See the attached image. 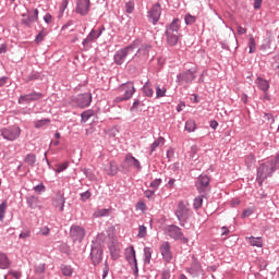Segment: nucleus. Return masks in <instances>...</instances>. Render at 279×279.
I'll return each instance as SVG.
<instances>
[{"label": "nucleus", "mask_w": 279, "mask_h": 279, "mask_svg": "<svg viewBox=\"0 0 279 279\" xmlns=\"http://www.w3.org/2000/svg\"><path fill=\"white\" fill-rule=\"evenodd\" d=\"M276 169H279V155L276 158L262 163L257 168V182L259 186H263V183L267 178H271V175H274V171H276Z\"/></svg>", "instance_id": "1"}, {"label": "nucleus", "mask_w": 279, "mask_h": 279, "mask_svg": "<svg viewBox=\"0 0 279 279\" xmlns=\"http://www.w3.org/2000/svg\"><path fill=\"white\" fill-rule=\"evenodd\" d=\"M136 49H138V44L133 43L124 49L119 50L114 54L116 64H123L125 60H133V58L136 56Z\"/></svg>", "instance_id": "2"}, {"label": "nucleus", "mask_w": 279, "mask_h": 279, "mask_svg": "<svg viewBox=\"0 0 279 279\" xmlns=\"http://www.w3.org/2000/svg\"><path fill=\"white\" fill-rule=\"evenodd\" d=\"M167 43L170 47H175L180 41V19H174L166 29Z\"/></svg>", "instance_id": "3"}, {"label": "nucleus", "mask_w": 279, "mask_h": 279, "mask_svg": "<svg viewBox=\"0 0 279 279\" xmlns=\"http://www.w3.org/2000/svg\"><path fill=\"white\" fill-rule=\"evenodd\" d=\"M21 126H8V128H3L0 129V136H2V138H4V141H16L17 138H20L21 136Z\"/></svg>", "instance_id": "4"}, {"label": "nucleus", "mask_w": 279, "mask_h": 279, "mask_svg": "<svg viewBox=\"0 0 279 279\" xmlns=\"http://www.w3.org/2000/svg\"><path fill=\"white\" fill-rule=\"evenodd\" d=\"M177 218L184 223L191 217V208L189 202H180L175 210Z\"/></svg>", "instance_id": "5"}, {"label": "nucleus", "mask_w": 279, "mask_h": 279, "mask_svg": "<svg viewBox=\"0 0 279 279\" xmlns=\"http://www.w3.org/2000/svg\"><path fill=\"white\" fill-rule=\"evenodd\" d=\"M120 93H124L122 98H117L118 101H128V99H132L134 94L136 93V87H134V83H124L119 87Z\"/></svg>", "instance_id": "6"}, {"label": "nucleus", "mask_w": 279, "mask_h": 279, "mask_svg": "<svg viewBox=\"0 0 279 279\" xmlns=\"http://www.w3.org/2000/svg\"><path fill=\"white\" fill-rule=\"evenodd\" d=\"M70 236L74 243H82L86 236V230L80 226H74L70 229Z\"/></svg>", "instance_id": "7"}, {"label": "nucleus", "mask_w": 279, "mask_h": 279, "mask_svg": "<svg viewBox=\"0 0 279 279\" xmlns=\"http://www.w3.org/2000/svg\"><path fill=\"white\" fill-rule=\"evenodd\" d=\"M167 233L171 236V239H174L175 241H183V243H189V239L184 238L180 227L170 226L167 230Z\"/></svg>", "instance_id": "8"}, {"label": "nucleus", "mask_w": 279, "mask_h": 279, "mask_svg": "<svg viewBox=\"0 0 279 279\" xmlns=\"http://www.w3.org/2000/svg\"><path fill=\"white\" fill-rule=\"evenodd\" d=\"M125 258L130 265H133L134 267V274H138V263L136 262V251L134 250V246H131L125 250Z\"/></svg>", "instance_id": "9"}, {"label": "nucleus", "mask_w": 279, "mask_h": 279, "mask_svg": "<svg viewBox=\"0 0 279 279\" xmlns=\"http://www.w3.org/2000/svg\"><path fill=\"white\" fill-rule=\"evenodd\" d=\"M195 70H187L177 76L179 84H191L195 80Z\"/></svg>", "instance_id": "10"}, {"label": "nucleus", "mask_w": 279, "mask_h": 279, "mask_svg": "<svg viewBox=\"0 0 279 279\" xmlns=\"http://www.w3.org/2000/svg\"><path fill=\"white\" fill-rule=\"evenodd\" d=\"M161 14H162V9L160 8L159 3H156L150 9V12H148V19H149V21H151V23L154 25H156V23H158V21H160Z\"/></svg>", "instance_id": "11"}, {"label": "nucleus", "mask_w": 279, "mask_h": 279, "mask_svg": "<svg viewBox=\"0 0 279 279\" xmlns=\"http://www.w3.org/2000/svg\"><path fill=\"white\" fill-rule=\"evenodd\" d=\"M160 254L166 263H171L173 259V253L171 252V244H169V242H163L160 245Z\"/></svg>", "instance_id": "12"}, {"label": "nucleus", "mask_w": 279, "mask_h": 279, "mask_svg": "<svg viewBox=\"0 0 279 279\" xmlns=\"http://www.w3.org/2000/svg\"><path fill=\"white\" fill-rule=\"evenodd\" d=\"M90 11V0H78L76 5V12L82 16H86Z\"/></svg>", "instance_id": "13"}, {"label": "nucleus", "mask_w": 279, "mask_h": 279, "mask_svg": "<svg viewBox=\"0 0 279 279\" xmlns=\"http://www.w3.org/2000/svg\"><path fill=\"white\" fill-rule=\"evenodd\" d=\"M210 184V178L206 174H202L196 182V187L199 193L206 192L208 185Z\"/></svg>", "instance_id": "14"}, {"label": "nucleus", "mask_w": 279, "mask_h": 279, "mask_svg": "<svg viewBox=\"0 0 279 279\" xmlns=\"http://www.w3.org/2000/svg\"><path fill=\"white\" fill-rule=\"evenodd\" d=\"M124 167H133L134 169H141V161L131 154H128L123 161Z\"/></svg>", "instance_id": "15"}, {"label": "nucleus", "mask_w": 279, "mask_h": 279, "mask_svg": "<svg viewBox=\"0 0 279 279\" xmlns=\"http://www.w3.org/2000/svg\"><path fill=\"white\" fill-rule=\"evenodd\" d=\"M90 101H93V95L90 93L78 96V106L81 108H88V106H90Z\"/></svg>", "instance_id": "16"}, {"label": "nucleus", "mask_w": 279, "mask_h": 279, "mask_svg": "<svg viewBox=\"0 0 279 279\" xmlns=\"http://www.w3.org/2000/svg\"><path fill=\"white\" fill-rule=\"evenodd\" d=\"M104 32V28H98V29H93L88 36L83 40V45L84 47H86V45H88V43H93V40H96V38H99V36H101Z\"/></svg>", "instance_id": "17"}, {"label": "nucleus", "mask_w": 279, "mask_h": 279, "mask_svg": "<svg viewBox=\"0 0 279 279\" xmlns=\"http://www.w3.org/2000/svg\"><path fill=\"white\" fill-rule=\"evenodd\" d=\"M36 21H38V9L34 10L33 15L23 14L22 23L24 25H27V27H29V25H32V23H36Z\"/></svg>", "instance_id": "18"}, {"label": "nucleus", "mask_w": 279, "mask_h": 279, "mask_svg": "<svg viewBox=\"0 0 279 279\" xmlns=\"http://www.w3.org/2000/svg\"><path fill=\"white\" fill-rule=\"evenodd\" d=\"M104 171L107 175H117L119 173V166L116 161H110L105 166Z\"/></svg>", "instance_id": "19"}, {"label": "nucleus", "mask_w": 279, "mask_h": 279, "mask_svg": "<svg viewBox=\"0 0 279 279\" xmlns=\"http://www.w3.org/2000/svg\"><path fill=\"white\" fill-rule=\"evenodd\" d=\"M255 84L257 85V88H259V90H263V93H267V90H269V81L263 77H257Z\"/></svg>", "instance_id": "20"}, {"label": "nucleus", "mask_w": 279, "mask_h": 279, "mask_svg": "<svg viewBox=\"0 0 279 279\" xmlns=\"http://www.w3.org/2000/svg\"><path fill=\"white\" fill-rule=\"evenodd\" d=\"M102 254L104 252L97 248H92L90 256L94 265H99L101 263Z\"/></svg>", "instance_id": "21"}, {"label": "nucleus", "mask_w": 279, "mask_h": 279, "mask_svg": "<svg viewBox=\"0 0 279 279\" xmlns=\"http://www.w3.org/2000/svg\"><path fill=\"white\" fill-rule=\"evenodd\" d=\"M10 265H12V262H10L8 254L0 253V269H10Z\"/></svg>", "instance_id": "22"}, {"label": "nucleus", "mask_w": 279, "mask_h": 279, "mask_svg": "<svg viewBox=\"0 0 279 279\" xmlns=\"http://www.w3.org/2000/svg\"><path fill=\"white\" fill-rule=\"evenodd\" d=\"M112 214V207L109 208H102V209H96L93 214V217L100 218V217H110V215Z\"/></svg>", "instance_id": "23"}, {"label": "nucleus", "mask_w": 279, "mask_h": 279, "mask_svg": "<svg viewBox=\"0 0 279 279\" xmlns=\"http://www.w3.org/2000/svg\"><path fill=\"white\" fill-rule=\"evenodd\" d=\"M64 204H65V199L63 195H58L53 201V206L56 208H59L60 213L64 211Z\"/></svg>", "instance_id": "24"}, {"label": "nucleus", "mask_w": 279, "mask_h": 279, "mask_svg": "<svg viewBox=\"0 0 279 279\" xmlns=\"http://www.w3.org/2000/svg\"><path fill=\"white\" fill-rule=\"evenodd\" d=\"M271 43H274V37L269 35L267 38L263 40L260 51H269V49H271Z\"/></svg>", "instance_id": "25"}, {"label": "nucleus", "mask_w": 279, "mask_h": 279, "mask_svg": "<svg viewBox=\"0 0 279 279\" xmlns=\"http://www.w3.org/2000/svg\"><path fill=\"white\" fill-rule=\"evenodd\" d=\"M246 241H248L250 245H252L253 247H263V240L262 238H246Z\"/></svg>", "instance_id": "26"}, {"label": "nucleus", "mask_w": 279, "mask_h": 279, "mask_svg": "<svg viewBox=\"0 0 279 279\" xmlns=\"http://www.w3.org/2000/svg\"><path fill=\"white\" fill-rule=\"evenodd\" d=\"M134 43H137V49H135L136 56L138 53H142V56H145L146 53H148L149 49H151V46H149L147 44H144L141 47H138V41H134Z\"/></svg>", "instance_id": "27"}, {"label": "nucleus", "mask_w": 279, "mask_h": 279, "mask_svg": "<svg viewBox=\"0 0 279 279\" xmlns=\"http://www.w3.org/2000/svg\"><path fill=\"white\" fill-rule=\"evenodd\" d=\"M27 204L29 206V208H38V204H40V201L38 199L37 196H29L27 198Z\"/></svg>", "instance_id": "28"}, {"label": "nucleus", "mask_w": 279, "mask_h": 279, "mask_svg": "<svg viewBox=\"0 0 279 279\" xmlns=\"http://www.w3.org/2000/svg\"><path fill=\"white\" fill-rule=\"evenodd\" d=\"M162 145H165V137H158L150 146V153L153 154V151L155 149H158V147H162Z\"/></svg>", "instance_id": "29"}, {"label": "nucleus", "mask_w": 279, "mask_h": 279, "mask_svg": "<svg viewBox=\"0 0 279 279\" xmlns=\"http://www.w3.org/2000/svg\"><path fill=\"white\" fill-rule=\"evenodd\" d=\"M185 130L186 132H195V130H197V124L194 120H189L185 122Z\"/></svg>", "instance_id": "30"}, {"label": "nucleus", "mask_w": 279, "mask_h": 279, "mask_svg": "<svg viewBox=\"0 0 279 279\" xmlns=\"http://www.w3.org/2000/svg\"><path fill=\"white\" fill-rule=\"evenodd\" d=\"M49 123H51L50 119L37 120L34 122V126L38 130L45 128V125H49Z\"/></svg>", "instance_id": "31"}, {"label": "nucleus", "mask_w": 279, "mask_h": 279, "mask_svg": "<svg viewBox=\"0 0 279 279\" xmlns=\"http://www.w3.org/2000/svg\"><path fill=\"white\" fill-rule=\"evenodd\" d=\"M144 263L146 265H149V263H151V248L150 247H145L144 248Z\"/></svg>", "instance_id": "32"}, {"label": "nucleus", "mask_w": 279, "mask_h": 279, "mask_svg": "<svg viewBox=\"0 0 279 279\" xmlns=\"http://www.w3.org/2000/svg\"><path fill=\"white\" fill-rule=\"evenodd\" d=\"M143 93L146 97H154V89L151 88V85L146 83L143 87Z\"/></svg>", "instance_id": "33"}, {"label": "nucleus", "mask_w": 279, "mask_h": 279, "mask_svg": "<svg viewBox=\"0 0 279 279\" xmlns=\"http://www.w3.org/2000/svg\"><path fill=\"white\" fill-rule=\"evenodd\" d=\"M5 210H8V202H3L0 204V221H3L5 219Z\"/></svg>", "instance_id": "34"}, {"label": "nucleus", "mask_w": 279, "mask_h": 279, "mask_svg": "<svg viewBox=\"0 0 279 279\" xmlns=\"http://www.w3.org/2000/svg\"><path fill=\"white\" fill-rule=\"evenodd\" d=\"M61 271H62L63 276H68V277L73 276V268L71 266L62 265Z\"/></svg>", "instance_id": "35"}, {"label": "nucleus", "mask_w": 279, "mask_h": 279, "mask_svg": "<svg viewBox=\"0 0 279 279\" xmlns=\"http://www.w3.org/2000/svg\"><path fill=\"white\" fill-rule=\"evenodd\" d=\"M145 236H147V227L141 225L138 227L137 239H145Z\"/></svg>", "instance_id": "36"}, {"label": "nucleus", "mask_w": 279, "mask_h": 279, "mask_svg": "<svg viewBox=\"0 0 279 279\" xmlns=\"http://www.w3.org/2000/svg\"><path fill=\"white\" fill-rule=\"evenodd\" d=\"M248 53H255L256 52V39L254 37H250L248 39Z\"/></svg>", "instance_id": "37"}, {"label": "nucleus", "mask_w": 279, "mask_h": 279, "mask_svg": "<svg viewBox=\"0 0 279 279\" xmlns=\"http://www.w3.org/2000/svg\"><path fill=\"white\" fill-rule=\"evenodd\" d=\"M185 24L186 25H193L195 23V21H197V17H195L194 15H192L191 13H187L184 17Z\"/></svg>", "instance_id": "38"}, {"label": "nucleus", "mask_w": 279, "mask_h": 279, "mask_svg": "<svg viewBox=\"0 0 279 279\" xmlns=\"http://www.w3.org/2000/svg\"><path fill=\"white\" fill-rule=\"evenodd\" d=\"M25 162L31 167H34V165H36V155H27L25 157Z\"/></svg>", "instance_id": "39"}, {"label": "nucleus", "mask_w": 279, "mask_h": 279, "mask_svg": "<svg viewBox=\"0 0 279 279\" xmlns=\"http://www.w3.org/2000/svg\"><path fill=\"white\" fill-rule=\"evenodd\" d=\"M202 204H204V196H197L195 199H194V208L197 210L198 208H202Z\"/></svg>", "instance_id": "40"}, {"label": "nucleus", "mask_w": 279, "mask_h": 279, "mask_svg": "<svg viewBox=\"0 0 279 279\" xmlns=\"http://www.w3.org/2000/svg\"><path fill=\"white\" fill-rule=\"evenodd\" d=\"M65 169H69V161L57 165L56 172L57 173H62V171H65Z\"/></svg>", "instance_id": "41"}, {"label": "nucleus", "mask_w": 279, "mask_h": 279, "mask_svg": "<svg viewBox=\"0 0 279 279\" xmlns=\"http://www.w3.org/2000/svg\"><path fill=\"white\" fill-rule=\"evenodd\" d=\"M31 101H33L31 94L21 96L19 99V104H29Z\"/></svg>", "instance_id": "42"}, {"label": "nucleus", "mask_w": 279, "mask_h": 279, "mask_svg": "<svg viewBox=\"0 0 279 279\" xmlns=\"http://www.w3.org/2000/svg\"><path fill=\"white\" fill-rule=\"evenodd\" d=\"M167 94V88H160V86L156 87V97H165Z\"/></svg>", "instance_id": "43"}, {"label": "nucleus", "mask_w": 279, "mask_h": 279, "mask_svg": "<svg viewBox=\"0 0 279 279\" xmlns=\"http://www.w3.org/2000/svg\"><path fill=\"white\" fill-rule=\"evenodd\" d=\"M45 36H47V32L45 31L39 32V34L36 36L35 43L37 44L43 43V40H45Z\"/></svg>", "instance_id": "44"}, {"label": "nucleus", "mask_w": 279, "mask_h": 279, "mask_svg": "<svg viewBox=\"0 0 279 279\" xmlns=\"http://www.w3.org/2000/svg\"><path fill=\"white\" fill-rule=\"evenodd\" d=\"M32 101H38V99H43V94L38 92L31 93Z\"/></svg>", "instance_id": "45"}, {"label": "nucleus", "mask_w": 279, "mask_h": 279, "mask_svg": "<svg viewBox=\"0 0 279 279\" xmlns=\"http://www.w3.org/2000/svg\"><path fill=\"white\" fill-rule=\"evenodd\" d=\"M125 11L128 12V14H132V12H134V2L132 1L126 2Z\"/></svg>", "instance_id": "46"}, {"label": "nucleus", "mask_w": 279, "mask_h": 279, "mask_svg": "<svg viewBox=\"0 0 279 279\" xmlns=\"http://www.w3.org/2000/svg\"><path fill=\"white\" fill-rule=\"evenodd\" d=\"M160 184H162V180L161 179H155L150 183V189H154L156 191L158 189V186H160Z\"/></svg>", "instance_id": "47"}, {"label": "nucleus", "mask_w": 279, "mask_h": 279, "mask_svg": "<svg viewBox=\"0 0 279 279\" xmlns=\"http://www.w3.org/2000/svg\"><path fill=\"white\" fill-rule=\"evenodd\" d=\"M46 266L45 264H39L35 267V274H45Z\"/></svg>", "instance_id": "48"}, {"label": "nucleus", "mask_w": 279, "mask_h": 279, "mask_svg": "<svg viewBox=\"0 0 279 279\" xmlns=\"http://www.w3.org/2000/svg\"><path fill=\"white\" fill-rule=\"evenodd\" d=\"M68 7H69V0H63L62 4L60 7V16H62V14H64V10H66Z\"/></svg>", "instance_id": "49"}, {"label": "nucleus", "mask_w": 279, "mask_h": 279, "mask_svg": "<svg viewBox=\"0 0 279 279\" xmlns=\"http://www.w3.org/2000/svg\"><path fill=\"white\" fill-rule=\"evenodd\" d=\"M250 215H254V208H247L242 213V218L250 217Z\"/></svg>", "instance_id": "50"}, {"label": "nucleus", "mask_w": 279, "mask_h": 279, "mask_svg": "<svg viewBox=\"0 0 279 279\" xmlns=\"http://www.w3.org/2000/svg\"><path fill=\"white\" fill-rule=\"evenodd\" d=\"M92 193L89 191H86L84 193L81 194V199L82 202H86L89 197H92Z\"/></svg>", "instance_id": "51"}, {"label": "nucleus", "mask_w": 279, "mask_h": 279, "mask_svg": "<svg viewBox=\"0 0 279 279\" xmlns=\"http://www.w3.org/2000/svg\"><path fill=\"white\" fill-rule=\"evenodd\" d=\"M45 189H46L45 184L41 183V184L34 187V192L35 193H45Z\"/></svg>", "instance_id": "52"}, {"label": "nucleus", "mask_w": 279, "mask_h": 279, "mask_svg": "<svg viewBox=\"0 0 279 279\" xmlns=\"http://www.w3.org/2000/svg\"><path fill=\"white\" fill-rule=\"evenodd\" d=\"M197 151H198V148L196 145L191 147L192 160H197V157L195 156V154H197Z\"/></svg>", "instance_id": "53"}, {"label": "nucleus", "mask_w": 279, "mask_h": 279, "mask_svg": "<svg viewBox=\"0 0 279 279\" xmlns=\"http://www.w3.org/2000/svg\"><path fill=\"white\" fill-rule=\"evenodd\" d=\"M49 232H51V230L49 229V227H43L40 229V234H43V236H49Z\"/></svg>", "instance_id": "54"}, {"label": "nucleus", "mask_w": 279, "mask_h": 279, "mask_svg": "<svg viewBox=\"0 0 279 279\" xmlns=\"http://www.w3.org/2000/svg\"><path fill=\"white\" fill-rule=\"evenodd\" d=\"M236 32H238V34L241 36V35H243V34H247V28H244L243 26L238 25V26H236Z\"/></svg>", "instance_id": "55"}, {"label": "nucleus", "mask_w": 279, "mask_h": 279, "mask_svg": "<svg viewBox=\"0 0 279 279\" xmlns=\"http://www.w3.org/2000/svg\"><path fill=\"white\" fill-rule=\"evenodd\" d=\"M44 21L45 23H52L53 21V16H51V14L47 13L45 16H44Z\"/></svg>", "instance_id": "56"}, {"label": "nucleus", "mask_w": 279, "mask_h": 279, "mask_svg": "<svg viewBox=\"0 0 279 279\" xmlns=\"http://www.w3.org/2000/svg\"><path fill=\"white\" fill-rule=\"evenodd\" d=\"M154 191H151V190H146L145 192H144V195H145V197H147L148 199H151V197H154Z\"/></svg>", "instance_id": "57"}, {"label": "nucleus", "mask_w": 279, "mask_h": 279, "mask_svg": "<svg viewBox=\"0 0 279 279\" xmlns=\"http://www.w3.org/2000/svg\"><path fill=\"white\" fill-rule=\"evenodd\" d=\"M89 117H93V113L90 111H86L82 113V119H84L85 121H88Z\"/></svg>", "instance_id": "58"}, {"label": "nucleus", "mask_w": 279, "mask_h": 279, "mask_svg": "<svg viewBox=\"0 0 279 279\" xmlns=\"http://www.w3.org/2000/svg\"><path fill=\"white\" fill-rule=\"evenodd\" d=\"M260 5H263V0H255V3H254L255 10H260Z\"/></svg>", "instance_id": "59"}, {"label": "nucleus", "mask_w": 279, "mask_h": 279, "mask_svg": "<svg viewBox=\"0 0 279 279\" xmlns=\"http://www.w3.org/2000/svg\"><path fill=\"white\" fill-rule=\"evenodd\" d=\"M210 128L213 130H217V128H219V122H217L216 120H211L210 121Z\"/></svg>", "instance_id": "60"}, {"label": "nucleus", "mask_w": 279, "mask_h": 279, "mask_svg": "<svg viewBox=\"0 0 279 279\" xmlns=\"http://www.w3.org/2000/svg\"><path fill=\"white\" fill-rule=\"evenodd\" d=\"M255 158H254V155H250L247 158H246V165H252V162H255Z\"/></svg>", "instance_id": "61"}, {"label": "nucleus", "mask_w": 279, "mask_h": 279, "mask_svg": "<svg viewBox=\"0 0 279 279\" xmlns=\"http://www.w3.org/2000/svg\"><path fill=\"white\" fill-rule=\"evenodd\" d=\"M136 208H137V210H145V208H146V205H145V203H143V202H140V203H137V206H136Z\"/></svg>", "instance_id": "62"}, {"label": "nucleus", "mask_w": 279, "mask_h": 279, "mask_svg": "<svg viewBox=\"0 0 279 279\" xmlns=\"http://www.w3.org/2000/svg\"><path fill=\"white\" fill-rule=\"evenodd\" d=\"M173 154H174L173 148H169V149L167 150V158H169V159L173 158Z\"/></svg>", "instance_id": "63"}, {"label": "nucleus", "mask_w": 279, "mask_h": 279, "mask_svg": "<svg viewBox=\"0 0 279 279\" xmlns=\"http://www.w3.org/2000/svg\"><path fill=\"white\" fill-rule=\"evenodd\" d=\"M19 236L20 239H29V231L22 232Z\"/></svg>", "instance_id": "64"}]
</instances>
